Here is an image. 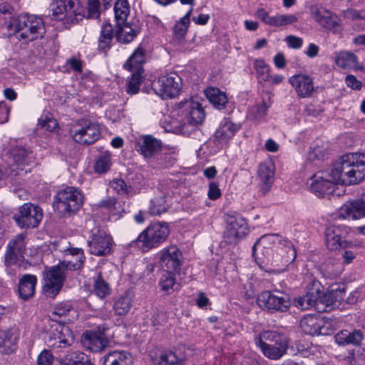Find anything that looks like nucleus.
<instances>
[{"label":"nucleus","mask_w":365,"mask_h":365,"mask_svg":"<svg viewBox=\"0 0 365 365\" xmlns=\"http://www.w3.org/2000/svg\"><path fill=\"white\" fill-rule=\"evenodd\" d=\"M225 241L235 245L249 233L245 220L240 214H227L225 217Z\"/></svg>","instance_id":"10"},{"label":"nucleus","mask_w":365,"mask_h":365,"mask_svg":"<svg viewBox=\"0 0 365 365\" xmlns=\"http://www.w3.org/2000/svg\"><path fill=\"white\" fill-rule=\"evenodd\" d=\"M182 260V254L176 246L165 247L160 252V264L165 271L179 272Z\"/></svg>","instance_id":"17"},{"label":"nucleus","mask_w":365,"mask_h":365,"mask_svg":"<svg viewBox=\"0 0 365 365\" xmlns=\"http://www.w3.org/2000/svg\"><path fill=\"white\" fill-rule=\"evenodd\" d=\"M53 316L65 318L68 322H73L78 317V311L71 302H61L56 305L52 312Z\"/></svg>","instance_id":"34"},{"label":"nucleus","mask_w":365,"mask_h":365,"mask_svg":"<svg viewBox=\"0 0 365 365\" xmlns=\"http://www.w3.org/2000/svg\"><path fill=\"white\" fill-rule=\"evenodd\" d=\"M284 41L289 48L294 49H299L303 45V39L300 37L293 35L287 36Z\"/></svg>","instance_id":"60"},{"label":"nucleus","mask_w":365,"mask_h":365,"mask_svg":"<svg viewBox=\"0 0 365 365\" xmlns=\"http://www.w3.org/2000/svg\"><path fill=\"white\" fill-rule=\"evenodd\" d=\"M113 39V27L109 24H105L101 27V35L98 39V48L106 51L110 48Z\"/></svg>","instance_id":"44"},{"label":"nucleus","mask_w":365,"mask_h":365,"mask_svg":"<svg viewBox=\"0 0 365 365\" xmlns=\"http://www.w3.org/2000/svg\"><path fill=\"white\" fill-rule=\"evenodd\" d=\"M152 88L163 99L173 98L180 94L182 78L176 73L163 75L152 82Z\"/></svg>","instance_id":"8"},{"label":"nucleus","mask_w":365,"mask_h":365,"mask_svg":"<svg viewBox=\"0 0 365 365\" xmlns=\"http://www.w3.org/2000/svg\"><path fill=\"white\" fill-rule=\"evenodd\" d=\"M83 359V354L78 352H70L65 356L64 363L66 365H78V364L83 363L81 361Z\"/></svg>","instance_id":"57"},{"label":"nucleus","mask_w":365,"mask_h":365,"mask_svg":"<svg viewBox=\"0 0 365 365\" xmlns=\"http://www.w3.org/2000/svg\"><path fill=\"white\" fill-rule=\"evenodd\" d=\"M38 125L43 129L52 132L58 126L56 119L49 116H41L38 120Z\"/></svg>","instance_id":"54"},{"label":"nucleus","mask_w":365,"mask_h":365,"mask_svg":"<svg viewBox=\"0 0 365 365\" xmlns=\"http://www.w3.org/2000/svg\"><path fill=\"white\" fill-rule=\"evenodd\" d=\"M83 203V195L74 187H67L59 191L55 197L54 208L61 214L77 211Z\"/></svg>","instance_id":"5"},{"label":"nucleus","mask_w":365,"mask_h":365,"mask_svg":"<svg viewBox=\"0 0 365 365\" xmlns=\"http://www.w3.org/2000/svg\"><path fill=\"white\" fill-rule=\"evenodd\" d=\"M9 108L4 102H0V123H4L9 120Z\"/></svg>","instance_id":"64"},{"label":"nucleus","mask_w":365,"mask_h":365,"mask_svg":"<svg viewBox=\"0 0 365 365\" xmlns=\"http://www.w3.org/2000/svg\"><path fill=\"white\" fill-rule=\"evenodd\" d=\"M73 140L81 145H90L98 140L101 135L99 125L88 118H81L70 129Z\"/></svg>","instance_id":"6"},{"label":"nucleus","mask_w":365,"mask_h":365,"mask_svg":"<svg viewBox=\"0 0 365 365\" xmlns=\"http://www.w3.org/2000/svg\"><path fill=\"white\" fill-rule=\"evenodd\" d=\"M43 218L42 209L33 203H24L14 216L18 226L21 229H30L38 227Z\"/></svg>","instance_id":"11"},{"label":"nucleus","mask_w":365,"mask_h":365,"mask_svg":"<svg viewBox=\"0 0 365 365\" xmlns=\"http://www.w3.org/2000/svg\"><path fill=\"white\" fill-rule=\"evenodd\" d=\"M319 297L313 292H308L306 294L294 299V306L301 310H307L315 306L317 309Z\"/></svg>","instance_id":"42"},{"label":"nucleus","mask_w":365,"mask_h":365,"mask_svg":"<svg viewBox=\"0 0 365 365\" xmlns=\"http://www.w3.org/2000/svg\"><path fill=\"white\" fill-rule=\"evenodd\" d=\"M11 156L14 163L13 166H16V168H12V171L15 172V175H21L24 166L29 165L33 159L32 153L20 146L15 147L11 150Z\"/></svg>","instance_id":"26"},{"label":"nucleus","mask_w":365,"mask_h":365,"mask_svg":"<svg viewBox=\"0 0 365 365\" xmlns=\"http://www.w3.org/2000/svg\"><path fill=\"white\" fill-rule=\"evenodd\" d=\"M110 155L108 153H103L96 160L94 170L99 174L105 173L110 169Z\"/></svg>","instance_id":"48"},{"label":"nucleus","mask_w":365,"mask_h":365,"mask_svg":"<svg viewBox=\"0 0 365 365\" xmlns=\"http://www.w3.org/2000/svg\"><path fill=\"white\" fill-rule=\"evenodd\" d=\"M183 125L189 124L197 125L201 123L205 118L204 110L198 101L193 98L180 102L176 108Z\"/></svg>","instance_id":"9"},{"label":"nucleus","mask_w":365,"mask_h":365,"mask_svg":"<svg viewBox=\"0 0 365 365\" xmlns=\"http://www.w3.org/2000/svg\"><path fill=\"white\" fill-rule=\"evenodd\" d=\"M157 365H174L178 362V358L173 351L162 352L159 356L152 358Z\"/></svg>","instance_id":"51"},{"label":"nucleus","mask_w":365,"mask_h":365,"mask_svg":"<svg viewBox=\"0 0 365 365\" xmlns=\"http://www.w3.org/2000/svg\"><path fill=\"white\" fill-rule=\"evenodd\" d=\"M274 165L271 161L262 163L258 168V178L263 193H267L274 181Z\"/></svg>","instance_id":"28"},{"label":"nucleus","mask_w":365,"mask_h":365,"mask_svg":"<svg viewBox=\"0 0 365 365\" xmlns=\"http://www.w3.org/2000/svg\"><path fill=\"white\" fill-rule=\"evenodd\" d=\"M169 194V192L162 190L158 195L150 200L149 213L151 215H160L168 211L169 207L166 198Z\"/></svg>","instance_id":"37"},{"label":"nucleus","mask_w":365,"mask_h":365,"mask_svg":"<svg viewBox=\"0 0 365 365\" xmlns=\"http://www.w3.org/2000/svg\"><path fill=\"white\" fill-rule=\"evenodd\" d=\"M53 362V356L47 350H43L38 356V365H51Z\"/></svg>","instance_id":"62"},{"label":"nucleus","mask_w":365,"mask_h":365,"mask_svg":"<svg viewBox=\"0 0 365 365\" xmlns=\"http://www.w3.org/2000/svg\"><path fill=\"white\" fill-rule=\"evenodd\" d=\"M115 17L118 24H123L130 13V6L127 0H118L114 6Z\"/></svg>","instance_id":"45"},{"label":"nucleus","mask_w":365,"mask_h":365,"mask_svg":"<svg viewBox=\"0 0 365 365\" xmlns=\"http://www.w3.org/2000/svg\"><path fill=\"white\" fill-rule=\"evenodd\" d=\"M93 292L99 298H105L110 294V288L101 276L99 274L94 282Z\"/></svg>","instance_id":"49"},{"label":"nucleus","mask_w":365,"mask_h":365,"mask_svg":"<svg viewBox=\"0 0 365 365\" xmlns=\"http://www.w3.org/2000/svg\"><path fill=\"white\" fill-rule=\"evenodd\" d=\"M346 86L355 91H360L362 87V83L358 81L356 78L351 74L347 75L345 78Z\"/></svg>","instance_id":"61"},{"label":"nucleus","mask_w":365,"mask_h":365,"mask_svg":"<svg viewBox=\"0 0 365 365\" xmlns=\"http://www.w3.org/2000/svg\"><path fill=\"white\" fill-rule=\"evenodd\" d=\"M349 232L348 227L343 225H331L325 230V240L328 249L336 250L346 247L347 242L345 240Z\"/></svg>","instance_id":"18"},{"label":"nucleus","mask_w":365,"mask_h":365,"mask_svg":"<svg viewBox=\"0 0 365 365\" xmlns=\"http://www.w3.org/2000/svg\"><path fill=\"white\" fill-rule=\"evenodd\" d=\"M364 338V334L359 329L341 330L334 336L336 343L340 346L352 345L358 346L361 344Z\"/></svg>","instance_id":"30"},{"label":"nucleus","mask_w":365,"mask_h":365,"mask_svg":"<svg viewBox=\"0 0 365 365\" xmlns=\"http://www.w3.org/2000/svg\"><path fill=\"white\" fill-rule=\"evenodd\" d=\"M255 343L264 356L272 360L281 359L288 348L286 336L274 331H264L255 336Z\"/></svg>","instance_id":"3"},{"label":"nucleus","mask_w":365,"mask_h":365,"mask_svg":"<svg viewBox=\"0 0 365 365\" xmlns=\"http://www.w3.org/2000/svg\"><path fill=\"white\" fill-rule=\"evenodd\" d=\"M173 272L165 271L160 276L159 280V287L162 292L167 294H170L179 288V284L177 283L174 277Z\"/></svg>","instance_id":"39"},{"label":"nucleus","mask_w":365,"mask_h":365,"mask_svg":"<svg viewBox=\"0 0 365 365\" xmlns=\"http://www.w3.org/2000/svg\"><path fill=\"white\" fill-rule=\"evenodd\" d=\"M65 264L66 262H60L46 272L43 291L48 296L55 297L61 289L66 273L63 269Z\"/></svg>","instance_id":"12"},{"label":"nucleus","mask_w":365,"mask_h":365,"mask_svg":"<svg viewBox=\"0 0 365 365\" xmlns=\"http://www.w3.org/2000/svg\"><path fill=\"white\" fill-rule=\"evenodd\" d=\"M133 72V73L126 83V92L130 95L138 93L143 80L142 72Z\"/></svg>","instance_id":"47"},{"label":"nucleus","mask_w":365,"mask_h":365,"mask_svg":"<svg viewBox=\"0 0 365 365\" xmlns=\"http://www.w3.org/2000/svg\"><path fill=\"white\" fill-rule=\"evenodd\" d=\"M289 83L294 88L297 96L302 98L311 97L314 91L313 79L308 75L295 74L289 78Z\"/></svg>","instance_id":"20"},{"label":"nucleus","mask_w":365,"mask_h":365,"mask_svg":"<svg viewBox=\"0 0 365 365\" xmlns=\"http://www.w3.org/2000/svg\"><path fill=\"white\" fill-rule=\"evenodd\" d=\"M133 295L131 292H125L123 294L119 296L113 304V310L118 315H125L130 309Z\"/></svg>","instance_id":"38"},{"label":"nucleus","mask_w":365,"mask_h":365,"mask_svg":"<svg viewBox=\"0 0 365 365\" xmlns=\"http://www.w3.org/2000/svg\"><path fill=\"white\" fill-rule=\"evenodd\" d=\"M298 18L293 14H277L274 16V21L273 26L280 27L291 25L296 23Z\"/></svg>","instance_id":"53"},{"label":"nucleus","mask_w":365,"mask_h":365,"mask_svg":"<svg viewBox=\"0 0 365 365\" xmlns=\"http://www.w3.org/2000/svg\"><path fill=\"white\" fill-rule=\"evenodd\" d=\"M256 17L265 24L273 26L274 16H271L264 9H258L256 11Z\"/></svg>","instance_id":"58"},{"label":"nucleus","mask_w":365,"mask_h":365,"mask_svg":"<svg viewBox=\"0 0 365 365\" xmlns=\"http://www.w3.org/2000/svg\"><path fill=\"white\" fill-rule=\"evenodd\" d=\"M170 232L169 225L166 222L150 223L132 244H136L143 252H147L166 241Z\"/></svg>","instance_id":"4"},{"label":"nucleus","mask_w":365,"mask_h":365,"mask_svg":"<svg viewBox=\"0 0 365 365\" xmlns=\"http://www.w3.org/2000/svg\"><path fill=\"white\" fill-rule=\"evenodd\" d=\"M16 38L29 43L43 38L46 29L41 18L34 15H22L13 20L10 24Z\"/></svg>","instance_id":"2"},{"label":"nucleus","mask_w":365,"mask_h":365,"mask_svg":"<svg viewBox=\"0 0 365 365\" xmlns=\"http://www.w3.org/2000/svg\"><path fill=\"white\" fill-rule=\"evenodd\" d=\"M257 304L262 309L271 312L278 311L284 312L290 307V302L287 296L284 295L282 293H274L269 291H264L259 294Z\"/></svg>","instance_id":"13"},{"label":"nucleus","mask_w":365,"mask_h":365,"mask_svg":"<svg viewBox=\"0 0 365 365\" xmlns=\"http://www.w3.org/2000/svg\"><path fill=\"white\" fill-rule=\"evenodd\" d=\"M277 242L281 243L279 237L277 235L267 234L261 237L252 247V255L257 259H261L259 257V253L263 255L269 256V250L272 245H275Z\"/></svg>","instance_id":"29"},{"label":"nucleus","mask_w":365,"mask_h":365,"mask_svg":"<svg viewBox=\"0 0 365 365\" xmlns=\"http://www.w3.org/2000/svg\"><path fill=\"white\" fill-rule=\"evenodd\" d=\"M17 334L14 329H0V353H12L17 342Z\"/></svg>","instance_id":"32"},{"label":"nucleus","mask_w":365,"mask_h":365,"mask_svg":"<svg viewBox=\"0 0 365 365\" xmlns=\"http://www.w3.org/2000/svg\"><path fill=\"white\" fill-rule=\"evenodd\" d=\"M313 16L322 26L332 30L333 32H337L341 29L339 18L326 9H316L313 11Z\"/></svg>","instance_id":"22"},{"label":"nucleus","mask_w":365,"mask_h":365,"mask_svg":"<svg viewBox=\"0 0 365 365\" xmlns=\"http://www.w3.org/2000/svg\"><path fill=\"white\" fill-rule=\"evenodd\" d=\"M192 11V9L191 8L186 13V14L182 18H181L180 20L175 25L173 32L177 37L181 38L185 35L187 28L190 25V19Z\"/></svg>","instance_id":"50"},{"label":"nucleus","mask_w":365,"mask_h":365,"mask_svg":"<svg viewBox=\"0 0 365 365\" xmlns=\"http://www.w3.org/2000/svg\"><path fill=\"white\" fill-rule=\"evenodd\" d=\"M135 36V31L126 25L123 27H120L116 33L118 41L125 43L132 41Z\"/></svg>","instance_id":"52"},{"label":"nucleus","mask_w":365,"mask_h":365,"mask_svg":"<svg viewBox=\"0 0 365 365\" xmlns=\"http://www.w3.org/2000/svg\"><path fill=\"white\" fill-rule=\"evenodd\" d=\"M254 67L257 72V78L259 83L264 84L269 82L271 79L270 68L263 59H256Z\"/></svg>","instance_id":"43"},{"label":"nucleus","mask_w":365,"mask_h":365,"mask_svg":"<svg viewBox=\"0 0 365 365\" xmlns=\"http://www.w3.org/2000/svg\"><path fill=\"white\" fill-rule=\"evenodd\" d=\"M268 107L269 106L262 102L260 105L252 107L250 110V113L255 118L260 119L265 115Z\"/></svg>","instance_id":"59"},{"label":"nucleus","mask_w":365,"mask_h":365,"mask_svg":"<svg viewBox=\"0 0 365 365\" xmlns=\"http://www.w3.org/2000/svg\"><path fill=\"white\" fill-rule=\"evenodd\" d=\"M131 355L125 351H112L105 355L103 365H131Z\"/></svg>","instance_id":"36"},{"label":"nucleus","mask_w":365,"mask_h":365,"mask_svg":"<svg viewBox=\"0 0 365 365\" xmlns=\"http://www.w3.org/2000/svg\"><path fill=\"white\" fill-rule=\"evenodd\" d=\"M330 176L340 185H356L365 180V153L344 155L330 171Z\"/></svg>","instance_id":"1"},{"label":"nucleus","mask_w":365,"mask_h":365,"mask_svg":"<svg viewBox=\"0 0 365 365\" xmlns=\"http://www.w3.org/2000/svg\"><path fill=\"white\" fill-rule=\"evenodd\" d=\"M25 235H17L8 244L5 255V263L7 267L16 264L23 258L22 254L25 247Z\"/></svg>","instance_id":"21"},{"label":"nucleus","mask_w":365,"mask_h":365,"mask_svg":"<svg viewBox=\"0 0 365 365\" xmlns=\"http://www.w3.org/2000/svg\"><path fill=\"white\" fill-rule=\"evenodd\" d=\"M37 278L33 274H24L19 279V294L21 299L26 300L34 296Z\"/></svg>","instance_id":"33"},{"label":"nucleus","mask_w":365,"mask_h":365,"mask_svg":"<svg viewBox=\"0 0 365 365\" xmlns=\"http://www.w3.org/2000/svg\"><path fill=\"white\" fill-rule=\"evenodd\" d=\"M207 195L212 200H217L221 196V191L219 189L218 185L215 182H211L210 183Z\"/></svg>","instance_id":"63"},{"label":"nucleus","mask_w":365,"mask_h":365,"mask_svg":"<svg viewBox=\"0 0 365 365\" xmlns=\"http://www.w3.org/2000/svg\"><path fill=\"white\" fill-rule=\"evenodd\" d=\"M297 256V252L292 243L283 240L279 243L274 252L267 256V262L276 267H282L292 262Z\"/></svg>","instance_id":"14"},{"label":"nucleus","mask_w":365,"mask_h":365,"mask_svg":"<svg viewBox=\"0 0 365 365\" xmlns=\"http://www.w3.org/2000/svg\"><path fill=\"white\" fill-rule=\"evenodd\" d=\"M112 237L103 231L93 232L88 241L89 252L93 255L103 256L110 253L113 246Z\"/></svg>","instance_id":"16"},{"label":"nucleus","mask_w":365,"mask_h":365,"mask_svg":"<svg viewBox=\"0 0 365 365\" xmlns=\"http://www.w3.org/2000/svg\"><path fill=\"white\" fill-rule=\"evenodd\" d=\"M49 14L55 20L66 19L71 22L78 21L83 16L78 0H53L50 5Z\"/></svg>","instance_id":"7"},{"label":"nucleus","mask_w":365,"mask_h":365,"mask_svg":"<svg viewBox=\"0 0 365 365\" xmlns=\"http://www.w3.org/2000/svg\"><path fill=\"white\" fill-rule=\"evenodd\" d=\"M239 126L227 119H224L215 133V141L222 145L231 139L238 130Z\"/></svg>","instance_id":"31"},{"label":"nucleus","mask_w":365,"mask_h":365,"mask_svg":"<svg viewBox=\"0 0 365 365\" xmlns=\"http://www.w3.org/2000/svg\"><path fill=\"white\" fill-rule=\"evenodd\" d=\"M357 63V57L352 53L340 52L336 59V63L342 68H354Z\"/></svg>","instance_id":"46"},{"label":"nucleus","mask_w":365,"mask_h":365,"mask_svg":"<svg viewBox=\"0 0 365 365\" xmlns=\"http://www.w3.org/2000/svg\"><path fill=\"white\" fill-rule=\"evenodd\" d=\"M111 187L119 194L129 195L130 190L125 181L122 179H114L110 182Z\"/></svg>","instance_id":"55"},{"label":"nucleus","mask_w":365,"mask_h":365,"mask_svg":"<svg viewBox=\"0 0 365 365\" xmlns=\"http://www.w3.org/2000/svg\"><path fill=\"white\" fill-rule=\"evenodd\" d=\"M63 257L61 262L66 263V266L63 267L66 272L80 269L86 259L83 250L81 248H69L65 250Z\"/></svg>","instance_id":"27"},{"label":"nucleus","mask_w":365,"mask_h":365,"mask_svg":"<svg viewBox=\"0 0 365 365\" xmlns=\"http://www.w3.org/2000/svg\"><path fill=\"white\" fill-rule=\"evenodd\" d=\"M336 184L339 183L334 181L330 173H317L307 182L309 190L319 197H325L332 194Z\"/></svg>","instance_id":"15"},{"label":"nucleus","mask_w":365,"mask_h":365,"mask_svg":"<svg viewBox=\"0 0 365 365\" xmlns=\"http://www.w3.org/2000/svg\"><path fill=\"white\" fill-rule=\"evenodd\" d=\"M205 96L209 101L219 110L224 108L227 103V97L225 93L217 88H207Z\"/></svg>","instance_id":"40"},{"label":"nucleus","mask_w":365,"mask_h":365,"mask_svg":"<svg viewBox=\"0 0 365 365\" xmlns=\"http://www.w3.org/2000/svg\"><path fill=\"white\" fill-rule=\"evenodd\" d=\"M339 216L342 219L351 220L365 217V202L362 200L347 202L339 208Z\"/></svg>","instance_id":"24"},{"label":"nucleus","mask_w":365,"mask_h":365,"mask_svg":"<svg viewBox=\"0 0 365 365\" xmlns=\"http://www.w3.org/2000/svg\"><path fill=\"white\" fill-rule=\"evenodd\" d=\"M145 51L140 46L138 47L133 54L123 64V68L130 71L142 72V64L145 63Z\"/></svg>","instance_id":"35"},{"label":"nucleus","mask_w":365,"mask_h":365,"mask_svg":"<svg viewBox=\"0 0 365 365\" xmlns=\"http://www.w3.org/2000/svg\"><path fill=\"white\" fill-rule=\"evenodd\" d=\"M100 3L98 0H88V18L98 19L100 16Z\"/></svg>","instance_id":"56"},{"label":"nucleus","mask_w":365,"mask_h":365,"mask_svg":"<svg viewBox=\"0 0 365 365\" xmlns=\"http://www.w3.org/2000/svg\"><path fill=\"white\" fill-rule=\"evenodd\" d=\"M56 331L57 334H53L55 336L53 339L51 336H49V339L47 340V342L50 346H55L57 343L59 344H70V342L73 340V334L68 327L66 326H59L58 329H56Z\"/></svg>","instance_id":"41"},{"label":"nucleus","mask_w":365,"mask_h":365,"mask_svg":"<svg viewBox=\"0 0 365 365\" xmlns=\"http://www.w3.org/2000/svg\"><path fill=\"white\" fill-rule=\"evenodd\" d=\"M137 150L146 158H153L161 151V142L152 135H143L138 140Z\"/></svg>","instance_id":"23"},{"label":"nucleus","mask_w":365,"mask_h":365,"mask_svg":"<svg viewBox=\"0 0 365 365\" xmlns=\"http://www.w3.org/2000/svg\"><path fill=\"white\" fill-rule=\"evenodd\" d=\"M345 290L344 288H332L319 297L317 310L319 312H329L339 307L344 300Z\"/></svg>","instance_id":"19"},{"label":"nucleus","mask_w":365,"mask_h":365,"mask_svg":"<svg viewBox=\"0 0 365 365\" xmlns=\"http://www.w3.org/2000/svg\"><path fill=\"white\" fill-rule=\"evenodd\" d=\"M324 322L317 315L307 314L304 316L299 322L301 330L306 334L320 335L324 334Z\"/></svg>","instance_id":"25"}]
</instances>
